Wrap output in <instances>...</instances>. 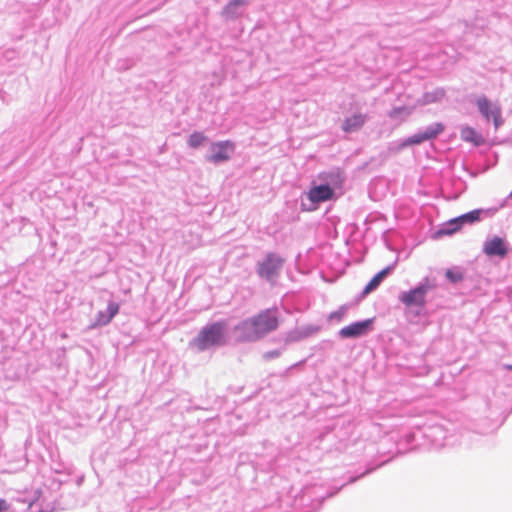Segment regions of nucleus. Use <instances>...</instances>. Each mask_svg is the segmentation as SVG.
<instances>
[{
    "label": "nucleus",
    "mask_w": 512,
    "mask_h": 512,
    "mask_svg": "<svg viewBox=\"0 0 512 512\" xmlns=\"http://www.w3.org/2000/svg\"><path fill=\"white\" fill-rule=\"evenodd\" d=\"M227 325L224 321H218L204 326L191 345L198 351H205L210 347L223 346L227 343Z\"/></svg>",
    "instance_id": "f03ea898"
},
{
    "label": "nucleus",
    "mask_w": 512,
    "mask_h": 512,
    "mask_svg": "<svg viewBox=\"0 0 512 512\" xmlns=\"http://www.w3.org/2000/svg\"><path fill=\"white\" fill-rule=\"evenodd\" d=\"M282 263L283 260L279 256L275 254L267 255V257L259 265V275L267 279L273 277L277 274Z\"/></svg>",
    "instance_id": "0eeeda50"
},
{
    "label": "nucleus",
    "mask_w": 512,
    "mask_h": 512,
    "mask_svg": "<svg viewBox=\"0 0 512 512\" xmlns=\"http://www.w3.org/2000/svg\"><path fill=\"white\" fill-rule=\"evenodd\" d=\"M206 139L207 138L204 134L200 132H194L193 134L190 135L188 144L193 148H197L201 144H203L206 141Z\"/></svg>",
    "instance_id": "dca6fc26"
},
{
    "label": "nucleus",
    "mask_w": 512,
    "mask_h": 512,
    "mask_svg": "<svg viewBox=\"0 0 512 512\" xmlns=\"http://www.w3.org/2000/svg\"><path fill=\"white\" fill-rule=\"evenodd\" d=\"M333 194V190L328 185H320L309 190L308 198L313 203H319L330 200Z\"/></svg>",
    "instance_id": "9d476101"
},
{
    "label": "nucleus",
    "mask_w": 512,
    "mask_h": 512,
    "mask_svg": "<svg viewBox=\"0 0 512 512\" xmlns=\"http://www.w3.org/2000/svg\"><path fill=\"white\" fill-rule=\"evenodd\" d=\"M445 275L447 279L452 283H457L463 280V275L460 272L454 271L452 269L446 270Z\"/></svg>",
    "instance_id": "f3484780"
},
{
    "label": "nucleus",
    "mask_w": 512,
    "mask_h": 512,
    "mask_svg": "<svg viewBox=\"0 0 512 512\" xmlns=\"http://www.w3.org/2000/svg\"><path fill=\"white\" fill-rule=\"evenodd\" d=\"M410 114L411 113V109L407 108V107H394L393 109H391V111L389 112V117L391 118H396L398 117L399 115L401 114Z\"/></svg>",
    "instance_id": "6ab92c4d"
},
{
    "label": "nucleus",
    "mask_w": 512,
    "mask_h": 512,
    "mask_svg": "<svg viewBox=\"0 0 512 512\" xmlns=\"http://www.w3.org/2000/svg\"><path fill=\"white\" fill-rule=\"evenodd\" d=\"M443 130H444L443 125L441 123H437L436 125L427 128L423 133L415 134V135L407 138L404 141L403 146L417 145L426 140L433 139V138L437 137Z\"/></svg>",
    "instance_id": "6e6552de"
},
{
    "label": "nucleus",
    "mask_w": 512,
    "mask_h": 512,
    "mask_svg": "<svg viewBox=\"0 0 512 512\" xmlns=\"http://www.w3.org/2000/svg\"><path fill=\"white\" fill-rule=\"evenodd\" d=\"M483 252L490 257L497 256L504 258L508 254L509 248L503 238L494 236L483 244Z\"/></svg>",
    "instance_id": "39448f33"
},
{
    "label": "nucleus",
    "mask_w": 512,
    "mask_h": 512,
    "mask_svg": "<svg viewBox=\"0 0 512 512\" xmlns=\"http://www.w3.org/2000/svg\"><path fill=\"white\" fill-rule=\"evenodd\" d=\"M9 509V504L6 500L0 499V512H6Z\"/></svg>",
    "instance_id": "aec40b11"
},
{
    "label": "nucleus",
    "mask_w": 512,
    "mask_h": 512,
    "mask_svg": "<svg viewBox=\"0 0 512 512\" xmlns=\"http://www.w3.org/2000/svg\"><path fill=\"white\" fill-rule=\"evenodd\" d=\"M461 139L472 143L474 146H480L485 143V139L474 128L466 126L461 130Z\"/></svg>",
    "instance_id": "f8f14e48"
},
{
    "label": "nucleus",
    "mask_w": 512,
    "mask_h": 512,
    "mask_svg": "<svg viewBox=\"0 0 512 512\" xmlns=\"http://www.w3.org/2000/svg\"><path fill=\"white\" fill-rule=\"evenodd\" d=\"M244 3H245L244 0H233L231 2V4H236V5H240V4H244Z\"/></svg>",
    "instance_id": "412c9836"
},
{
    "label": "nucleus",
    "mask_w": 512,
    "mask_h": 512,
    "mask_svg": "<svg viewBox=\"0 0 512 512\" xmlns=\"http://www.w3.org/2000/svg\"><path fill=\"white\" fill-rule=\"evenodd\" d=\"M371 324L372 320H365L361 322L352 323L348 326L343 327L339 331V335L342 338H354L362 336L369 331Z\"/></svg>",
    "instance_id": "1a4fd4ad"
},
{
    "label": "nucleus",
    "mask_w": 512,
    "mask_h": 512,
    "mask_svg": "<svg viewBox=\"0 0 512 512\" xmlns=\"http://www.w3.org/2000/svg\"><path fill=\"white\" fill-rule=\"evenodd\" d=\"M391 271V267H387L380 272H378L366 285V287L363 290V294L367 295L373 290H375L381 283V281L384 279V277Z\"/></svg>",
    "instance_id": "2eb2a0df"
},
{
    "label": "nucleus",
    "mask_w": 512,
    "mask_h": 512,
    "mask_svg": "<svg viewBox=\"0 0 512 512\" xmlns=\"http://www.w3.org/2000/svg\"><path fill=\"white\" fill-rule=\"evenodd\" d=\"M119 312V305L115 302H110L107 307V312H99L95 325L103 326L107 325L113 317Z\"/></svg>",
    "instance_id": "ddd939ff"
},
{
    "label": "nucleus",
    "mask_w": 512,
    "mask_h": 512,
    "mask_svg": "<svg viewBox=\"0 0 512 512\" xmlns=\"http://www.w3.org/2000/svg\"><path fill=\"white\" fill-rule=\"evenodd\" d=\"M335 316H336V317H338V318L340 319V318H341V316H342V314L337 313V312H335V313H332V314H331V317H335Z\"/></svg>",
    "instance_id": "4be33fe9"
},
{
    "label": "nucleus",
    "mask_w": 512,
    "mask_h": 512,
    "mask_svg": "<svg viewBox=\"0 0 512 512\" xmlns=\"http://www.w3.org/2000/svg\"><path fill=\"white\" fill-rule=\"evenodd\" d=\"M477 106L486 120H493L496 129L502 124L501 108L499 105L492 103L485 96H482L478 98Z\"/></svg>",
    "instance_id": "20e7f679"
},
{
    "label": "nucleus",
    "mask_w": 512,
    "mask_h": 512,
    "mask_svg": "<svg viewBox=\"0 0 512 512\" xmlns=\"http://www.w3.org/2000/svg\"><path fill=\"white\" fill-rule=\"evenodd\" d=\"M505 369L512 370V365H505Z\"/></svg>",
    "instance_id": "5701e85b"
},
{
    "label": "nucleus",
    "mask_w": 512,
    "mask_h": 512,
    "mask_svg": "<svg viewBox=\"0 0 512 512\" xmlns=\"http://www.w3.org/2000/svg\"><path fill=\"white\" fill-rule=\"evenodd\" d=\"M279 326L277 309H266L235 326L237 340L240 342L256 341Z\"/></svg>",
    "instance_id": "f257e3e1"
},
{
    "label": "nucleus",
    "mask_w": 512,
    "mask_h": 512,
    "mask_svg": "<svg viewBox=\"0 0 512 512\" xmlns=\"http://www.w3.org/2000/svg\"><path fill=\"white\" fill-rule=\"evenodd\" d=\"M210 148L212 154L207 157V160L213 163H219L230 158V153L234 150V145L229 141H224L213 143Z\"/></svg>",
    "instance_id": "423d86ee"
},
{
    "label": "nucleus",
    "mask_w": 512,
    "mask_h": 512,
    "mask_svg": "<svg viewBox=\"0 0 512 512\" xmlns=\"http://www.w3.org/2000/svg\"><path fill=\"white\" fill-rule=\"evenodd\" d=\"M434 287L435 285L426 279L419 286L402 292L399 295V300L407 309H423L426 305V295Z\"/></svg>",
    "instance_id": "7ed1b4c3"
},
{
    "label": "nucleus",
    "mask_w": 512,
    "mask_h": 512,
    "mask_svg": "<svg viewBox=\"0 0 512 512\" xmlns=\"http://www.w3.org/2000/svg\"><path fill=\"white\" fill-rule=\"evenodd\" d=\"M365 122L366 116L364 114H354L343 121L342 129L347 133L357 131L365 124Z\"/></svg>",
    "instance_id": "9b49d317"
},
{
    "label": "nucleus",
    "mask_w": 512,
    "mask_h": 512,
    "mask_svg": "<svg viewBox=\"0 0 512 512\" xmlns=\"http://www.w3.org/2000/svg\"><path fill=\"white\" fill-rule=\"evenodd\" d=\"M481 210H473L466 214H463L459 217L451 219L449 221V226L460 224L464 225L465 223H474L480 219Z\"/></svg>",
    "instance_id": "4468645a"
},
{
    "label": "nucleus",
    "mask_w": 512,
    "mask_h": 512,
    "mask_svg": "<svg viewBox=\"0 0 512 512\" xmlns=\"http://www.w3.org/2000/svg\"><path fill=\"white\" fill-rule=\"evenodd\" d=\"M462 226L463 225H460V224L449 226V222H448L446 224V227L439 231V234H441V235H451V234L459 231Z\"/></svg>",
    "instance_id": "a211bd4d"
}]
</instances>
